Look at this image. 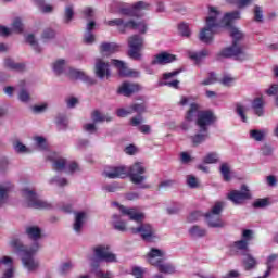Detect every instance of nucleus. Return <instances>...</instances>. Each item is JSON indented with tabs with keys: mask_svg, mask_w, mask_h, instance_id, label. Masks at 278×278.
Instances as JSON below:
<instances>
[{
	"mask_svg": "<svg viewBox=\"0 0 278 278\" xmlns=\"http://www.w3.org/2000/svg\"><path fill=\"white\" fill-rule=\"evenodd\" d=\"M233 21H240V11H232L226 13L223 18H220V13L215 7L208 8V16L206 17V26L200 31L201 42L210 45L214 40V34L220 27H226L230 29V36L232 38V45L220 51L223 58H235L240 62L243 60H249V54L244 52L242 43L240 41L244 38V34L240 31L237 27H233Z\"/></svg>",
	"mask_w": 278,
	"mask_h": 278,
	"instance_id": "1",
	"label": "nucleus"
},
{
	"mask_svg": "<svg viewBox=\"0 0 278 278\" xmlns=\"http://www.w3.org/2000/svg\"><path fill=\"white\" fill-rule=\"evenodd\" d=\"M192 97L182 96L179 101V105H190L189 111L187 112L186 119L192 121L197 118V125L200 129V132L192 137V143L198 147L201 142H205L208 138L207 129L215 121L214 113L211 111H200L199 104L192 102Z\"/></svg>",
	"mask_w": 278,
	"mask_h": 278,
	"instance_id": "2",
	"label": "nucleus"
},
{
	"mask_svg": "<svg viewBox=\"0 0 278 278\" xmlns=\"http://www.w3.org/2000/svg\"><path fill=\"white\" fill-rule=\"evenodd\" d=\"M10 247L11 249H14L18 255H21L22 265L27 273H38V269L40 268V261L34 257V255H36L37 251L40 249L38 243H34L31 248L27 249V247L23 244V241L16 237H13L10 240Z\"/></svg>",
	"mask_w": 278,
	"mask_h": 278,
	"instance_id": "3",
	"label": "nucleus"
},
{
	"mask_svg": "<svg viewBox=\"0 0 278 278\" xmlns=\"http://www.w3.org/2000/svg\"><path fill=\"white\" fill-rule=\"evenodd\" d=\"M52 68L56 75H62V73H65L71 79H80L81 81H86V84L94 83V80L90 78L86 72L68 67V62L66 60H56L52 64Z\"/></svg>",
	"mask_w": 278,
	"mask_h": 278,
	"instance_id": "4",
	"label": "nucleus"
},
{
	"mask_svg": "<svg viewBox=\"0 0 278 278\" xmlns=\"http://www.w3.org/2000/svg\"><path fill=\"white\" fill-rule=\"evenodd\" d=\"M46 157L52 162V168L54 170H66L67 173H77L79 165L75 161H66V159L60 156L55 152H46Z\"/></svg>",
	"mask_w": 278,
	"mask_h": 278,
	"instance_id": "5",
	"label": "nucleus"
},
{
	"mask_svg": "<svg viewBox=\"0 0 278 278\" xmlns=\"http://www.w3.org/2000/svg\"><path fill=\"white\" fill-rule=\"evenodd\" d=\"M144 173H147V167H144V164L141 162H136L128 167L127 177H129L130 181L135 184V186H140L142 190H147L151 188V186L144 184V181H147V176H144Z\"/></svg>",
	"mask_w": 278,
	"mask_h": 278,
	"instance_id": "6",
	"label": "nucleus"
},
{
	"mask_svg": "<svg viewBox=\"0 0 278 278\" xmlns=\"http://www.w3.org/2000/svg\"><path fill=\"white\" fill-rule=\"evenodd\" d=\"M22 197H24L28 207H33L34 210H51L52 207L51 203L40 199L31 188H24L22 190Z\"/></svg>",
	"mask_w": 278,
	"mask_h": 278,
	"instance_id": "7",
	"label": "nucleus"
},
{
	"mask_svg": "<svg viewBox=\"0 0 278 278\" xmlns=\"http://www.w3.org/2000/svg\"><path fill=\"white\" fill-rule=\"evenodd\" d=\"M106 25H109L110 27H123L124 29H136L137 31H140V34L147 33V23H144V21L125 22L123 18H115V20L108 21Z\"/></svg>",
	"mask_w": 278,
	"mask_h": 278,
	"instance_id": "8",
	"label": "nucleus"
},
{
	"mask_svg": "<svg viewBox=\"0 0 278 278\" xmlns=\"http://www.w3.org/2000/svg\"><path fill=\"white\" fill-rule=\"evenodd\" d=\"M225 207L224 202H216L210 213H206V223L208 227H225V222L220 219V213Z\"/></svg>",
	"mask_w": 278,
	"mask_h": 278,
	"instance_id": "9",
	"label": "nucleus"
},
{
	"mask_svg": "<svg viewBox=\"0 0 278 278\" xmlns=\"http://www.w3.org/2000/svg\"><path fill=\"white\" fill-rule=\"evenodd\" d=\"M128 47H129L128 56L131 60H140L142 58V54L140 52L144 47V38H142V36L140 35H134L129 37Z\"/></svg>",
	"mask_w": 278,
	"mask_h": 278,
	"instance_id": "10",
	"label": "nucleus"
},
{
	"mask_svg": "<svg viewBox=\"0 0 278 278\" xmlns=\"http://www.w3.org/2000/svg\"><path fill=\"white\" fill-rule=\"evenodd\" d=\"M93 255L99 262L112 264L117 262L116 254L110 250V245L100 244L93 248Z\"/></svg>",
	"mask_w": 278,
	"mask_h": 278,
	"instance_id": "11",
	"label": "nucleus"
},
{
	"mask_svg": "<svg viewBox=\"0 0 278 278\" xmlns=\"http://www.w3.org/2000/svg\"><path fill=\"white\" fill-rule=\"evenodd\" d=\"M112 205L118 208L122 216H128L129 220H135V223H142L144 220V213L138 211V208L126 207L117 202H113Z\"/></svg>",
	"mask_w": 278,
	"mask_h": 278,
	"instance_id": "12",
	"label": "nucleus"
},
{
	"mask_svg": "<svg viewBox=\"0 0 278 278\" xmlns=\"http://www.w3.org/2000/svg\"><path fill=\"white\" fill-rule=\"evenodd\" d=\"M149 8V4L144 1H138L135 4H124L119 7V14L123 16H140L141 10H147Z\"/></svg>",
	"mask_w": 278,
	"mask_h": 278,
	"instance_id": "13",
	"label": "nucleus"
},
{
	"mask_svg": "<svg viewBox=\"0 0 278 278\" xmlns=\"http://www.w3.org/2000/svg\"><path fill=\"white\" fill-rule=\"evenodd\" d=\"M229 201L233 202L235 205H241L244 203L247 199H251V191H249V187L243 185L241 190H232L228 193Z\"/></svg>",
	"mask_w": 278,
	"mask_h": 278,
	"instance_id": "14",
	"label": "nucleus"
},
{
	"mask_svg": "<svg viewBox=\"0 0 278 278\" xmlns=\"http://www.w3.org/2000/svg\"><path fill=\"white\" fill-rule=\"evenodd\" d=\"M132 233H139L146 242H153L155 240V229L150 224H141L137 228H130Z\"/></svg>",
	"mask_w": 278,
	"mask_h": 278,
	"instance_id": "15",
	"label": "nucleus"
},
{
	"mask_svg": "<svg viewBox=\"0 0 278 278\" xmlns=\"http://www.w3.org/2000/svg\"><path fill=\"white\" fill-rule=\"evenodd\" d=\"M113 66L117 68L119 77H140V72L136 70H129L127 63L121 60H112Z\"/></svg>",
	"mask_w": 278,
	"mask_h": 278,
	"instance_id": "16",
	"label": "nucleus"
},
{
	"mask_svg": "<svg viewBox=\"0 0 278 278\" xmlns=\"http://www.w3.org/2000/svg\"><path fill=\"white\" fill-rule=\"evenodd\" d=\"M253 240V230H243L242 232V239L233 243V249L236 251H241L243 255H247L249 252V242Z\"/></svg>",
	"mask_w": 278,
	"mask_h": 278,
	"instance_id": "17",
	"label": "nucleus"
},
{
	"mask_svg": "<svg viewBox=\"0 0 278 278\" xmlns=\"http://www.w3.org/2000/svg\"><path fill=\"white\" fill-rule=\"evenodd\" d=\"M129 173V167L125 165L110 167L104 170L108 179H125Z\"/></svg>",
	"mask_w": 278,
	"mask_h": 278,
	"instance_id": "18",
	"label": "nucleus"
},
{
	"mask_svg": "<svg viewBox=\"0 0 278 278\" xmlns=\"http://www.w3.org/2000/svg\"><path fill=\"white\" fill-rule=\"evenodd\" d=\"M11 34H23V21L21 17H15L11 28L0 26V36H11Z\"/></svg>",
	"mask_w": 278,
	"mask_h": 278,
	"instance_id": "19",
	"label": "nucleus"
},
{
	"mask_svg": "<svg viewBox=\"0 0 278 278\" xmlns=\"http://www.w3.org/2000/svg\"><path fill=\"white\" fill-rule=\"evenodd\" d=\"M181 71L176 70L174 72L163 74L162 81L160 86H168L169 88H179V80L175 79L177 75H179Z\"/></svg>",
	"mask_w": 278,
	"mask_h": 278,
	"instance_id": "20",
	"label": "nucleus"
},
{
	"mask_svg": "<svg viewBox=\"0 0 278 278\" xmlns=\"http://www.w3.org/2000/svg\"><path fill=\"white\" fill-rule=\"evenodd\" d=\"M164 260H166V254L160 249L152 248L148 253V262L152 266H155V268H157Z\"/></svg>",
	"mask_w": 278,
	"mask_h": 278,
	"instance_id": "21",
	"label": "nucleus"
},
{
	"mask_svg": "<svg viewBox=\"0 0 278 278\" xmlns=\"http://www.w3.org/2000/svg\"><path fill=\"white\" fill-rule=\"evenodd\" d=\"M96 75L100 79H103L104 77H110V64L105 63V61L101 59H97Z\"/></svg>",
	"mask_w": 278,
	"mask_h": 278,
	"instance_id": "22",
	"label": "nucleus"
},
{
	"mask_svg": "<svg viewBox=\"0 0 278 278\" xmlns=\"http://www.w3.org/2000/svg\"><path fill=\"white\" fill-rule=\"evenodd\" d=\"M88 220V212L79 211L75 213V222H74V231L76 233L81 232V228L84 227V223Z\"/></svg>",
	"mask_w": 278,
	"mask_h": 278,
	"instance_id": "23",
	"label": "nucleus"
},
{
	"mask_svg": "<svg viewBox=\"0 0 278 278\" xmlns=\"http://www.w3.org/2000/svg\"><path fill=\"white\" fill-rule=\"evenodd\" d=\"M175 60H177L175 54H170L168 52H162L155 55V58L152 61V64H161V65L170 64V62H175Z\"/></svg>",
	"mask_w": 278,
	"mask_h": 278,
	"instance_id": "24",
	"label": "nucleus"
},
{
	"mask_svg": "<svg viewBox=\"0 0 278 278\" xmlns=\"http://www.w3.org/2000/svg\"><path fill=\"white\" fill-rule=\"evenodd\" d=\"M97 27V23L94 21H91L86 26V33L84 35V43L85 45H93V42L97 40V37L94 34H92V29Z\"/></svg>",
	"mask_w": 278,
	"mask_h": 278,
	"instance_id": "25",
	"label": "nucleus"
},
{
	"mask_svg": "<svg viewBox=\"0 0 278 278\" xmlns=\"http://www.w3.org/2000/svg\"><path fill=\"white\" fill-rule=\"evenodd\" d=\"M138 90H140V86L130 83H123L118 88V93L123 94L124 97H130V94L138 92Z\"/></svg>",
	"mask_w": 278,
	"mask_h": 278,
	"instance_id": "26",
	"label": "nucleus"
},
{
	"mask_svg": "<svg viewBox=\"0 0 278 278\" xmlns=\"http://www.w3.org/2000/svg\"><path fill=\"white\" fill-rule=\"evenodd\" d=\"M121 49V46L114 42H103L100 45V52L102 55H112V53L118 52Z\"/></svg>",
	"mask_w": 278,
	"mask_h": 278,
	"instance_id": "27",
	"label": "nucleus"
},
{
	"mask_svg": "<svg viewBox=\"0 0 278 278\" xmlns=\"http://www.w3.org/2000/svg\"><path fill=\"white\" fill-rule=\"evenodd\" d=\"M26 236H28L30 240H40L42 238V229L38 226H28L26 228Z\"/></svg>",
	"mask_w": 278,
	"mask_h": 278,
	"instance_id": "28",
	"label": "nucleus"
},
{
	"mask_svg": "<svg viewBox=\"0 0 278 278\" xmlns=\"http://www.w3.org/2000/svg\"><path fill=\"white\" fill-rule=\"evenodd\" d=\"M3 66L9 71H23V68H25V65L23 63H16L10 58L4 59Z\"/></svg>",
	"mask_w": 278,
	"mask_h": 278,
	"instance_id": "29",
	"label": "nucleus"
},
{
	"mask_svg": "<svg viewBox=\"0 0 278 278\" xmlns=\"http://www.w3.org/2000/svg\"><path fill=\"white\" fill-rule=\"evenodd\" d=\"M252 108L257 116L264 115V98H255L252 102Z\"/></svg>",
	"mask_w": 278,
	"mask_h": 278,
	"instance_id": "30",
	"label": "nucleus"
},
{
	"mask_svg": "<svg viewBox=\"0 0 278 278\" xmlns=\"http://www.w3.org/2000/svg\"><path fill=\"white\" fill-rule=\"evenodd\" d=\"M89 262H90V266H91V271L94 273L96 277H98V278H112L111 273H104L101 269H94L96 268L94 256H89Z\"/></svg>",
	"mask_w": 278,
	"mask_h": 278,
	"instance_id": "31",
	"label": "nucleus"
},
{
	"mask_svg": "<svg viewBox=\"0 0 278 278\" xmlns=\"http://www.w3.org/2000/svg\"><path fill=\"white\" fill-rule=\"evenodd\" d=\"M113 226L117 231H127V223L123 222L121 215H113Z\"/></svg>",
	"mask_w": 278,
	"mask_h": 278,
	"instance_id": "32",
	"label": "nucleus"
},
{
	"mask_svg": "<svg viewBox=\"0 0 278 278\" xmlns=\"http://www.w3.org/2000/svg\"><path fill=\"white\" fill-rule=\"evenodd\" d=\"M267 270L265 271L264 277H268V275H270V270H273V268L275 266H278V255L277 254H271L267 257Z\"/></svg>",
	"mask_w": 278,
	"mask_h": 278,
	"instance_id": "33",
	"label": "nucleus"
},
{
	"mask_svg": "<svg viewBox=\"0 0 278 278\" xmlns=\"http://www.w3.org/2000/svg\"><path fill=\"white\" fill-rule=\"evenodd\" d=\"M207 55H210V51L205 49L200 52H188V56L190 58V60H193L194 62H201V60L207 58Z\"/></svg>",
	"mask_w": 278,
	"mask_h": 278,
	"instance_id": "34",
	"label": "nucleus"
},
{
	"mask_svg": "<svg viewBox=\"0 0 278 278\" xmlns=\"http://www.w3.org/2000/svg\"><path fill=\"white\" fill-rule=\"evenodd\" d=\"M159 273H164L165 275H173L175 273V266L170 263H166L162 261L160 265L156 267Z\"/></svg>",
	"mask_w": 278,
	"mask_h": 278,
	"instance_id": "35",
	"label": "nucleus"
},
{
	"mask_svg": "<svg viewBox=\"0 0 278 278\" xmlns=\"http://www.w3.org/2000/svg\"><path fill=\"white\" fill-rule=\"evenodd\" d=\"M91 118L93 123H104V121L110 123V121H112V117L101 113L100 111H93L91 114Z\"/></svg>",
	"mask_w": 278,
	"mask_h": 278,
	"instance_id": "36",
	"label": "nucleus"
},
{
	"mask_svg": "<svg viewBox=\"0 0 278 278\" xmlns=\"http://www.w3.org/2000/svg\"><path fill=\"white\" fill-rule=\"evenodd\" d=\"M243 264L247 268V270H251V268H255V266H257V261L255 260V257H253L251 254L245 253L243 254Z\"/></svg>",
	"mask_w": 278,
	"mask_h": 278,
	"instance_id": "37",
	"label": "nucleus"
},
{
	"mask_svg": "<svg viewBox=\"0 0 278 278\" xmlns=\"http://www.w3.org/2000/svg\"><path fill=\"white\" fill-rule=\"evenodd\" d=\"M13 149L16 153H33V150L30 148H27V146L23 144V142L18 140L13 142Z\"/></svg>",
	"mask_w": 278,
	"mask_h": 278,
	"instance_id": "38",
	"label": "nucleus"
},
{
	"mask_svg": "<svg viewBox=\"0 0 278 278\" xmlns=\"http://www.w3.org/2000/svg\"><path fill=\"white\" fill-rule=\"evenodd\" d=\"M207 233V231L199 226H192L189 229V235L191 236V238H203V236H205Z\"/></svg>",
	"mask_w": 278,
	"mask_h": 278,
	"instance_id": "39",
	"label": "nucleus"
},
{
	"mask_svg": "<svg viewBox=\"0 0 278 278\" xmlns=\"http://www.w3.org/2000/svg\"><path fill=\"white\" fill-rule=\"evenodd\" d=\"M50 186H59L60 188H64V186H68V180L66 178H62L60 176L53 177L49 180Z\"/></svg>",
	"mask_w": 278,
	"mask_h": 278,
	"instance_id": "40",
	"label": "nucleus"
},
{
	"mask_svg": "<svg viewBox=\"0 0 278 278\" xmlns=\"http://www.w3.org/2000/svg\"><path fill=\"white\" fill-rule=\"evenodd\" d=\"M220 174L226 181H231V168L229 167V164L223 163L220 165Z\"/></svg>",
	"mask_w": 278,
	"mask_h": 278,
	"instance_id": "41",
	"label": "nucleus"
},
{
	"mask_svg": "<svg viewBox=\"0 0 278 278\" xmlns=\"http://www.w3.org/2000/svg\"><path fill=\"white\" fill-rule=\"evenodd\" d=\"M73 16H75V8L73 7V4H68L67 7H65L64 22L71 23V21H73Z\"/></svg>",
	"mask_w": 278,
	"mask_h": 278,
	"instance_id": "42",
	"label": "nucleus"
},
{
	"mask_svg": "<svg viewBox=\"0 0 278 278\" xmlns=\"http://www.w3.org/2000/svg\"><path fill=\"white\" fill-rule=\"evenodd\" d=\"M9 190H10V186L0 185V207L1 205L8 203Z\"/></svg>",
	"mask_w": 278,
	"mask_h": 278,
	"instance_id": "43",
	"label": "nucleus"
},
{
	"mask_svg": "<svg viewBox=\"0 0 278 278\" xmlns=\"http://www.w3.org/2000/svg\"><path fill=\"white\" fill-rule=\"evenodd\" d=\"M254 0H226V3H230L232 5H237V8H248V5H251Z\"/></svg>",
	"mask_w": 278,
	"mask_h": 278,
	"instance_id": "44",
	"label": "nucleus"
},
{
	"mask_svg": "<svg viewBox=\"0 0 278 278\" xmlns=\"http://www.w3.org/2000/svg\"><path fill=\"white\" fill-rule=\"evenodd\" d=\"M253 12H254V21L256 23H262L264 21V9H262V7L260 5H255Z\"/></svg>",
	"mask_w": 278,
	"mask_h": 278,
	"instance_id": "45",
	"label": "nucleus"
},
{
	"mask_svg": "<svg viewBox=\"0 0 278 278\" xmlns=\"http://www.w3.org/2000/svg\"><path fill=\"white\" fill-rule=\"evenodd\" d=\"M17 98L18 100L22 102V103H29L31 97L29 96V91H27V89L25 88H22L20 91H18V94H17Z\"/></svg>",
	"mask_w": 278,
	"mask_h": 278,
	"instance_id": "46",
	"label": "nucleus"
},
{
	"mask_svg": "<svg viewBox=\"0 0 278 278\" xmlns=\"http://www.w3.org/2000/svg\"><path fill=\"white\" fill-rule=\"evenodd\" d=\"M34 141L39 151H45V149H47V139H45V137L36 136L34 137Z\"/></svg>",
	"mask_w": 278,
	"mask_h": 278,
	"instance_id": "47",
	"label": "nucleus"
},
{
	"mask_svg": "<svg viewBox=\"0 0 278 278\" xmlns=\"http://www.w3.org/2000/svg\"><path fill=\"white\" fill-rule=\"evenodd\" d=\"M264 136H266V131L264 130H251L250 131V138H253V140H256V142H262L264 140Z\"/></svg>",
	"mask_w": 278,
	"mask_h": 278,
	"instance_id": "48",
	"label": "nucleus"
},
{
	"mask_svg": "<svg viewBox=\"0 0 278 278\" xmlns=\"http://www.w3.org/2000/svg\"><path fill=\"white\" fill-rule=\"evenodd\" d=\"M274 75L275 77H278V67L274 68ZM266 93L269 97H273L275 94H278V85H271V87L269 89L266 90Z\"/></svg>",
	"mask_w": 278,
	"mask_h": 278,
	"instance_id": "49",
	"label": "nucleus"
},
{
	"mask_svg": "<svg viewBox=\"0 0 278 278\" xmlns=\"http://www.w3.org/2000/svg\"><path fill=\"white\" fill-rule=\"evenodd\" d=\"M132 275L136 278H142V275H144V269H142L141 267H134ZM154 278H164V276H162V274H157L154 276Z\"/></svg>",
	"mask_w": 278,
	"mask_h": 278,
	"instance_id": "50",
	"label": "nucleus"
},
{
	"mask_svg": "<svg viewBox=\"0 0 278 278\" xmlns=\"http://www.w3.org/2000/svg\"><path fill=\"white\" fill-rule=\"evenodd\" d=\"M237 114L238 116H240L241 121L243 123H247V115H244L247 113V106L242 105V104H237Z\"/></svg>",
	"mask_w": 278,
	"mask_h": 278,
	"instance_id": "51",
	"label": "nucleus"
},
{
	"mask_svg": "<svg viewBox=\"0 0 278 278\" xmlns=\"http://www.w3.org/2000/svg\"><path fill=\"white\" fill-rule=\"evenodd\" d=\"M178 31L181 34V36L188 38V36H190V26H188L186 23L179 24Z\"/></svg>",
	"mask_w": 278,
	"mask_h": 278,
	"instance_id": "52",
	"label": "nucleus"
},
{
	"mask_svg": "<svg viewBox=\"0 0 278 278\" xmlns=\"http://www.w3.org/2000/svg\"><path fill=\"white\" fill-rule=\"evenodd\" d=\"M216 162H218V155L214 152L208 153L204 157V163L205 164H216Z\"/></svg>",
	"mask_w": 278,
	"mask_h": 278,
	"instance_id": "53",
	"label": "nucleus"
},
{
	"mask_svg": "<svg viewBox=\"0 0 278 278\" xmlns=\"http://www.w3.org/2000/svg\"><path fill=\"white\" fill-rule=\"evenodd\" d=\"M130 110H132V114L134 112H137V114H143V112H146L147 110V106L144 105V103H141V104H132L130 105Z\"/></svg>",
	"mask_w": 278,
	"mask_h": 278,
	"instance_id": "54",
	"label": "nucleus"
},
{
	"mask_svg": "<svg viewBox=\"0 0 278 278\" xmlns=\"http://www.w3.org/2000/svg\"><path fill=\"white\" fill-rule=\"evenodd\" d=\"M116 114L119 118H125V116H129V114H134V110H131V106L127 109H118Z\"/></svg>",
	"mask_w": 278,
	"mask_h": 278,
	"instance_id": "55",
	"label": "nucleus"
},
{
	"mask_svg": "<svg viewBox=\"0 0 278 278\" xmlns=\"http://www.w3.org/2000/svg\"><path fill=\"white\" fill-rule=\"evenodd\" d=\"M187 186L189 188H199V180L193 175L187 176Z\"/></svg>",
	"mask_w": 278,
	"mask_h": 278,
	"instance_id": "56",
	"label": "nucleus"
},
{
	"mask_svg": "<svg viewBox=\"0 0 278 278\" xmlns=\"http://www.w3.org/2000/svg\"><path fill=\"white\" fill-rule=\"evenodd\" d=\"M73 262L68 261V262H65L61 265V273L62 275H66V273H71V270H73Z\"/></svg>",
	"mask_w": 278,
	"mask_h": 278,
	"instance_id": "57",
	"label": "nucleus"
},
{
	"mask_svg": "<svg viewBox=\"0 0 278 278\" xmlns=\"http://www.w3.org/2000/svg\"><path fill=\"white\" fill-rule=\"evenodd\" d=\"M217 79H216V74L211 73L210 76L207 78H205L201 85L202 86H212V84H216Z\"/></svg>",
	"mask_w": 278,
	"mask_h": 278,
	"instance_id": "58",
	"label": "nucleus"
},
{
	"mask_svg": "<svg viewBox=\"0 0 278 278\" xmlns=\"http://www.w3.org/2000/svg\"><path fill=\"white\" fill-rule=\"evenodd\" d=\"M84 18H93L94 17V9L92 7H86L83 9Z\"/></svg>",
	"mask_w": 278,
	"mask_h": 278,
	"instance_id": "59",
	"label": "nucleus"
},
{
	"mask_svg": "<svg viewBox=\"0 0 278 278\" xmlns=\"http://www.w3.org/2000/svg\"><path fill=\"white\" fill-rule=\"evenodd\" d=\"M233 81H236V78L231 77V75H225L222 79H220V84L223 86H233Z\"/></svg>",
	"mask_w": 278,
	"mask_h": 278,
	"instance_id": "60",
	"label": "nucleus"
},
{
	"mask_svg": "<svg viewBox=\"0 0 278 278\" xmlns=\"http://www.w3.org/2000/svg\"><path fill=\"white\" fill-rule=\"evenodd\" d=\"M26 42H28V45H30L35 51H38V41H36V37H34V35H28L26 37Z\"/></svg>",
	"mask_w": 278,
	"mask_h": 278,
	"instance_id": "61",
	"label": "nucleus"
},
{
	"mask_svg": "<svg viewBox=\"0 0 278 278\" xmlns=\"http://www.w3.org/2000/svg\"><path fill=\"white\" fill-rule=\"evenodd\" d=\"M42 40H51L52 38H55V31L53 29H46L41 36Z\"/></svg>",
	"mask_w": 278,
	"mask_h": 278,
	"instance_id": "62",
	"label": "nucleus"
},
{
	"mask_svg": "<svg viewBox=\"0 0 278 278\" xmlns=\"http://www.w3.org/2000/svg\"><path fill=\"white\" fill-rule=\"evenodd\" d=\"M254 207H266L268 206V199H258L253 203Z\"/></svg>",
	"mask_w": 278,
	"mask_h": 278,
	"instance_id": "63",
	"label": "nucleus"
},
{
	"mask_svg": "<svg viewBox=\"0 0 278 278\" xmlns=\"http://www.w3.org/2000/svg\"><path fill=\"white\" fill-rule=\"evenodd\" d=\"M84 130L87 131V134H94V131H97V126L92 123H88L84 125Z\"/></svg>",
	"mask_w": 278,
	"mask_h": 278,
	"instance_id": "64",
	"label": "nucleus"
}]
</instances>
